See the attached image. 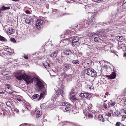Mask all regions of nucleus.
Masks as SVG:
<instances>
[{"label":"nucleus","mask_w":126,"mask_h":126,"mask_svg":"<svg viewBox=\"0 0 126 126\" xmlns=\"http://www.w3.org/2000/svg\"><path fill=\"white\" fill-rule=\"evenodd\" d=\"M15 76L19 80L23 79L27 84L32 83L33 81V78L26 74L23 70L18 71L15 74Z\"/></svg>","instance_id":"nucleus-1"},{"label":"nucleus","mask_w":126,"mask_h":126,"mask_svg":"<svg viewBox=\"0 0 126 126\" xmlns=\"http://www.w3.org/2000/svg\"><path fill=\"white\" fill-rule=\"evenodd\" d=\"M66 39L70 41H71L72 45V46H79L80 44V43L78 41L79 40L78 37H75L73 39L71 37L66 38Z\"/></svg>","instance_id":"nucleus-2"},{"label":"nucleus","mask_w":126,"mask_h":126,"mask_svg":"<svg viewBox=\"0 0 126 126\" xmlns=\"http://www.w3.org/2000/svg\"><path fill=\"white\" fill-rule=\"evenodd\" d=\"M86 73L88 75L92 77H96L97 76V73L94 69L91 68H88L85 71Z\"/></svg>","instance_id":"nucleus-3"},{"label":"nucleus","mask_w":126,"mask_h":126,"mask_svg":"<svg viewBox=\"0 0 126 126\" xmlns=\"http://www.w3.org/2000/svg\"><path fill=\"white\" fill-rule=\"evenodd\" d=\"M96 23L95 21V19L94 17L90 18L86 22V25H89L91 26H93Z\"/></svg>","instance_id":"nucleus-4"},{"label":"nucleus","mask_w":126,"mask_h":126,"mask_svg":"<svg viewBox=\"0 0 126 126\" xmlns=\"http://www.w3.org/2000/svg\"><path fill=\"white\" fill-rule=\"evenodd\" d=\"M43 21L41 19H38L36 22L35 26L37 29L40 28L42 26Z\"/></svg>","instance_id":"nucleus-5"},{"label":"nucleus","mask_w":126,"mask_h":126,"mask_svg":"<svg viewBox=\"0 0 126 126\" xmlns=\"http://www.w3.org/2000/svg\"><path fill=\"white\" fill-rule=\"evenodd\" d=\"M62 88L61 89L59 87H57L55 89V91L56 92V94L58 95L61 94L62 97H63L64 94H63V86L62 87Z\"/></svg>","instance_id":"nucleus-6"},{"label":"nucleus","mask_w":126,"mask_h":126,"mask_svg":"<svg viewBox=\"0 0 126 126\" xmlns=\"http://www.w3.org/2000/svg\"><path fill=\"white\" fill-rule=\"evenodd\" d=\"M36 84L39 90H41L44 88V85L43 83L40 81L37 78Z\"/></svg>","instance_id":"nucleus-7"},{"label":"nucleus","mask_w":126,"mask_h":126,"mask_svg":"<svg viewBox=\"0 0 126 126\" xmlns=\"http://www.w3.org/2000/svg\"><path fill=\"white\" fill-rule=\"evenodd\" d=\"M71 67V65L69 63H64L63 65V68L65 71H66L69 69Z\"/></svg>","instance_id":"nucleus-8"},{"label":"nucleus","mask_w":126,"mask_h":126,"mask_svg":"<svg viewBox=\"0 0 126 126\" xmlns=\"http://www.w3.org/2000/svg\"><path fill=\"white\" fill-rule=\"evenodd\" d=\"M64 76L68 82H69L72 80V77L71 74H65Z\"/></svg>","instance_id":"nucleus-9"},{"label":"nucleus","mask_w":126,"mask_h":126,"mask_svg":"<svg viewBox=\"0 0 126 126\" xmlns=\"http://www.w3.org/2000/svg\"><path fill=\"white\" fill-rule=\"evenodd\" d=\"M46 89L45 90H44L42 91V93L40 94L39 97L38 99V101H39L41 99L44 97L45 95H46Z\"/></svg>","instance_id":"nucleus-10"},{"label":"nucleus","mask_w":126,"mask_h":126,"mask_svg":"<svg viewBox=\"0 0 126 126\" xmlns=\"http://www.w3.org/2000/svg\"><path fill=\"white\" fill-rule=\"evenodd\" d=\"M10 25H7L5 26V28L7 29V30L8 32L10 33H12L13 32V29Z\"/></svg>","instance_id":"nucleus-11"},{"label":"nucleus","mask_w":126,"mask_h":126,"mask_svg":"<svg viewBox=\"0 0 126 126\" xmlns=\"http://www.w3.org/2000/svg\"><path fill=\"white\" fill-rule=\"evenodd\" d=\"M5 91L7 93L10 94V95L12 96L13 97L15 96V95H13V94L12 93L11 88L10 87H7L5 89Z\"/></svg>","instance_id":"nucleus-12"},{"label":"nucleus","mask_w":126,"mask_h":126,"mask_svg":"<svg viewBox=\"0 0 126 126\" xmlns=\"http://www.w3.org/2000/svg\"><path fill=\"white\" fill-rule=\"evenodd\" d=\"M35 114L37 118L40 117L41 115V112H40V111L38 109H36L35 111Z\"/></svg>","instance_id":"nucleus-13"},{"label":"nucleus","mask_w":126,"mask_h":126,"mask_svg":"<svg viewBox=\"0 0 126 126\" xmlns=\"http://www.w3.org/2000/svg\"><path fill=\"white\" fill-rule=\"evenodd\" d=\"M116 76V74L114 72H113L112 74L110 75H106V76L109 78V79H112L115 78Z\"/></svg>","instance_id":"nucleus-14"},{"label":"nucleus","mask_w":126,"mask_h":126,"mask_svg":"<svg viewBox=\"0 0 126 126\" xmlns=\"http://www.w3.org/2000/svg\"><path fill=\"white\" fill-rule=\"evenodd\" d=\"M89 96L88 94L86 93H82L80 94L79 96L83 98H86Z\"/></svg>","instance_id":"nucleus-15"},{"label":"nucleus","mask_w":126,"mask_h":126,"mask_svg":"<svg viewBox=\"0 0 126 126\" xmlns=\"http://www.w3.org/2000/svg\"><path fill=\"white\" fill-rule=\"evenodd\" d=\"M58 52V50H56L53 52H52L51 54V57L53 58L56 57L57 56Z\"/></svg>","instance_id":"nucleus-16"},{"label":"nucleus","mask_w":126,"mask_h":126,"mask_svg":"<svg viewBox=\"0 0 126 126\" xmlns=\"http://www.w3.org/2000/svg\"><path fill=\"white\" fill-rule=\"evenodd\" d=\"M60 104L61 105L63 106L64 108L65 107V106H67L68 105H69V103L68 102H61L60 103ZM63 107H62V109L63 108Z\"/></svg>","instance_id":"nucleus-17"},{"label":"nucleus","mask_w":126,"mask_h":126,"mask_svg":"<svg viewBox=\"0 0 126 126\" xmlns=\"http://www.w3.org/2000/svg\"><path fill=\"white\" fill-rule=\"evenodd\" d=\"M44 67L47 69H49L50 68V65L47 62H45L43 64Z\"/></svg>","instance_id":"nucleus-18"},{"label":"nucleus","mask_w":126,"mask_h":126,"mask_svg":"<svg viewBox=\"0 0 126 126\" xmlns=\"http://www.w3.org/2000/svg\"><path fill=\"white\" fill-rule=\"evenodd\" d=\"M104 32V31H98L96 32L97 34V36L98 37H101L103 34Z\"/></svg>","instance_id":"nucleus-19"},{"label":"nucleus","mask_w":126,"mask_h":126,"mask_svg":"<svg viewBox=\"0 0 126 126\" xmlns=\"http://www.w3.org/2000/svg\"><path fill=\"white\" fill-rule=\"evenodd\" d=\"M86 112L87 114V113L88 117L89 118H92L93 117V116L92 114H91V112L89 110H86Z\"/></svg>","instance_id":"nucleus-20"},{"label":"nucleus","mask_w":126,"mask_h":126,"mask_svg":"<svg viewBox=\"0 0 126 126\" xmlns=\"http://www.w3.org/2000/svg\"><path fill=\"white\" fill-rule=\"evenodd\" d=\"M31 21V19L29 16H28L26 19L25 20L26 23L28 24H29Z\"/></svg>","instance_id":"nucleus-21"},{"label":"nucleus","mask_w":126,"mask_h":126,"mask_svg":"<svg viewBox=\"0 0 126 126\" xmlns=\"http://www.w3.org/2000/svg\"><path fill=\"white\" fill-rule=\"evenodd\" d=\"M98 118L100 121H101L102 122H104L105 121L104 119V118L103 116L101 115H99L98 116Z\"/></svg>","instance_id":"nucleus-22"},{"label":"nucleus","mask_w":126,"mask_h":126,"mask_svg":"<svg viewBox=\"0 0 126 126\" xmlns=\"http://www.w3.org/2000/svg\"><path fill=\"white\" fill-rule=\"evenodd\" d=\"M64 52L65 54L67 55H69L71 54V52L69 50H66L64 51Z\"/></svg>","instance_id":"nucleus-23"},{"label":"nucleus","mask_w":126,"mask_h":126,"mask_svg":"<svg viewBox=\"0 0 126 126\" xmlns=\"http://www.w3.org/2000/svg\"><path fill=\"white\" fill-rule=\"evenodd\" d=\"M110 104L111 106H114L115 105V102L114 101H113L112 100H111L110 102L108 103L109 105V104Z\"/></svg>","instance_id":"nucleus-24"},{"label":"nucleus","mask_w":126,"mask_h":126,"mask_svg":"<svg viewBox=\"0 0 126 126\" xmlns=\"http://www.w3.org/2000/svg\"><path fill=\"white\" fill-rule=\"evenodd\" d=\"M72 63L74 64H78L79 63V62L78 60H74L72 61Z\"/></svg>","instance_id":"nucleus-25"},{"label":"nucleus","mask_w":126,"mask_h":126,"mask_svg":"<svg viewBox=\"0 0 126 126\" xmlns=\"http://www.w3.org/2000/svg\"><path fill=\"white\" fill-rule=\"evenodd\" d=\"M96 32V33H92L90 35V36L91 37H95L96 36H97Z\"/></svg>","instance_id":"nucleus-26"},{"label":"nucleus","mask_w":126,"mask_h":126,"mask_svg":"<svg viewBox=\"0 0 126 126\" xmlns=\"http://www.w3.org/2000/svg\"><path fill=\"white\" fill-rule=\"evenodd\" d=\"M103 107L105 109H106L109 108L110 107L109 105H107L105 103H104L103 104Z\"/></svg>","instance_id":"nucleus-27"},{"label":"nucleus","mask_w":126,"mask_h":126,"mask_svg":"<svg viewBox=\"0 0 126 126\" xmlns=\"http://www.w3.org/2000/svg\"><path fill=\"white\" fill-rule=\"evenodd\" d=\"M70 98L72 100H74L76 99L75 97V95L73 94V95H70Z\"/></svg>","instance_id":"nucleus-28"},{"label":"nucleus","mask_w":126,"mask_h":126,"mask_svg":"<svg viewBox=\"0 0 126 126\" xmlns=\"http://www.w3.org/2000/svg\"><path fill=\"white\" fill-rule=\"evenodd\" d=\"M6 39L3 36L0 35V40L2 41H5Z\"/></svg>","instance_id":"nucleus-29"},{"label":"nucleus","mask_w":126,"mask_h":126,"mask_svg":"<svg viewBox=\"0 0 126 126\" xmlns=\"http://www.w3.org/2000/svg\"><path fill=\"white\" fill-rule=\"evenodd\" d=\"M39 96L38 94H34L32 96L33 98L34 99L36 98L37 97H38Z\"/></svg>","instance_id":"nucleus-30"},{"label":"nucleus","mask_w":126,"mask_h":126,"mask_svg":"<svg viewBox=\"0 0 126 126\" xmlns=\"http://www.w3.org/2000/svg\"><path fill=\"white\" fill-rule=\"evenodd\" d=\"M65 110L67 111H69L71 110V108L69 107H67L65 108Z\"/></svg>","instance_id":"nucleus-31"},{"label":"nucleus","mask_w":126,"mask_h":126,"mask_svg":"<svg viewBox=\"0 0 126 126\" xmlns=\"http://www.w3.org/2000/svg\"><path fill=\"white\" fill-rule=\"evenodd\" d=\"M122 7L123 9L126 8V2L123 4Z\"/></svg>","instance_id":"nucleus-32"},{"label":"nucleus","mask_w":126,"mask_h":126,"mask_svg":"<svg viewBox=\"0 0 126 126\" xmlns=\"http://www.w3.org/2000/svg\"><path fill=\"white\" fill-rule=\"evenodd\" d=\"M99 38L98 37H95L94 38V40L95 42H97L99 40Z\"/></svg>","instance_id":"nucleus-33"},{"label":"nucleus","mask_w":126,"mask_h":126,"mask_svg":"<svg viewBox=\"0 0 126 126\" xmlns=\"http://www.w3.org/2000/svg\"><path fill=\"white\" fill-rule=\"evenodd\" d=\"M95 2L97 3H100V2L102 0H93Z\"/></svg>","instance_id":"nucleus-34"},{"label":"nucleus","mask_w":126,"mask_h":126,"mask_svg":"<svg viewBox=\"0 0 126 126\" xmlns=\"http://www.w3.org/2000/svg\"><path fill=\"white\" fill-rule=\"evenodd\" d=\"M73 94H75L74 91V90L72 89L71 90V91L70 92V94L71 95L72 94L73 95Z\"/></svg>","instance_id":"nucleus-35"},{"label":"nucleus","mask_w":126,"mask_h":126,"mask_svg":"<svg viewBox=\"0 0 126 126\" xmlns=\"http://www.w3.org/2000/svg\"><path fill=\"white\" fill-rule=\"evenodd\" d=\"M105 115L109 117H110L111 116V114L109 112L106 113Z\"/></svg>","instance_id":"nucleus-36"},{"label":"nucleus","mask_w":126,"mask_h":126,"mask_svg":"<svg viewBox=\"0 0 126 126\" xmlns=\"http://www.w3.org/2000/svg\"><path fill=\"white\" fill-rule=\"evenodd\" d=\"M10 40L12 42H16L14 38H11L10 39Z\"/></svg>","instance_id":"nucleus-37"},{"label":"nucleus","mask_w":126,"mask_h":126,"mask_svg":"<svg viewBox=\"0 0 126 126\" xmlns=\"http://www.w3.org/2000/svg\"><path fill=\"white\" fill-rule=\"evenodd\" d=\"M121 124V123L120 122H117L116 123L117 126H119Z\"/></svg>","instance_id":"nucleus-38"},{"label":"nucleus","mask_w":126,"mask_h":126,"mask_svg":"<svg viewBox=\"0 0 126 126\" xmlns=\"http://www.w3.org/2000/svg\"><path fill=\"white\" fill-rule=\"evenodd\" d=\"M14 111L18 113L19 112V110L16 108H15L14 109Z\"/></svg>","instance_id":"nucleus-39"},{"label":"nucleus","mask_w":126,"mask_h":126,"mask_svg":"<svg viewBox=\"0 0 126 126\" xmlns=\"http://www.w3.org/2000/svg\"><path fill=\"white\" fill-rule=\"evenodd\" d=\"M126 116L125 115H124L123 116H122V120H124L126 118Z\"/></svg>","instance_id":"nucleus-40"},{"label":"nucleus","mask_w":126,"mask_h":126,"mask_svg":"<svg viewBox=\"0 0 126 126\" xmlns=\"http://www.w3.org/2000/svg\"><path fill=\"white\" fill-rule=\"evenodd\" d=\"M124 104L126 105V97H125L124 99Z\"/></svg>","instance_id":"nucleus-41"},{"label":"nucleus","mask_w":126,"mask_h":126,"mask_svg":"<svg viewBox=\"0 0 126 126\" xmlns=\"http://www.w3.org/2000/svg\"><path fill=\"white\" fill-rule=\"evenodd\" d=\"M26 13L27 14H29L30 13V11L28 10H27L26 11Z\"/></svg>","instance_id":"nucleus-42"},{"label":"nucleus","mask_w":126,"mask_h":126,"mask_svg":"<svg viewBox=\"0 0 126 126\" xmlns=\"http://www.w3.org/2000/svg\"><path fill=\"white\" fill-rule=\"evenodd\" d=\"M91 106H89L88 105H87V108H88V109H87L86 110H88L90 109L91 108Z\"/></svg>","instance_id":"nucleus-43"},{"label":"nucleus","mask_w":126,"mask_h":126,"mask_svg":"<svg viewBox=\"0 0 126 126\" xmlns=\"http://www.w3.org/2000/svg\"><path fill=\"white\" fill-rule=\"evenodd\" d=\"M46 6L47 8H49V6L48 4H46Z\"/></svg>","instance_id":"nucleus-44"},{"label":"nucleus","mask_w":126,"mask_h":126,"mask_svg":"<svg viewBox=\"0 0 126 126\" xmlns=\"http://www.w3.org/2000/svg\"><path fill=\"white\" fill-rule=\"evenodd\" d=\"M24 57L26 59H27L28 58L27 56L26 55H24Z\"/></svg>","instance_id":"nucleus-45"},{"label":"nucleus","mask_w":126,"mask_h":126,"mask_svg":"<svg viewBox=\"0 0 126 126\" xmlns=\"http://www.w3.org/2000/svg\"><path fill=\"white\" fill-rule=\"evenodd\" d=\"M93 113H95L96 111L95 110H92L91 111Z\"/></svg>","instance_id":"nucleus-46"},{"label":"nucleus","mask_w":126,"mask_h":126,"mask_svg":"<svg viewBox=\"0 0 126 126\" xmlns=\"http://www.w3.org/2000/svg\"><path fill=\"white\" fill-rule=\"evenodd\" d=\"M3 52L1 50H0V56H1L2 55Z\"/></svg>","instance_id":"nucleus-47"},{"label":"nucleus","mask_w":126,"mask_h":126,"mask_svg":"<svg viewBox=\"0 0 126 126\" xmlns=\"http://www.w3.org/2000/svg\"><path fill=\"white\" fill-rule=\"evenodd\" d=\"M26 108L28 109V110H29V109H30V107H29V106H26Z\"/></svg>","instance_id":"nucleus-48"},{"label":"nucleus","mask_w":126,"mask_h":126,"mask_svg":"<svg viewBox=\"0 0 126 126\" xmlns=\"http://www.w3.org/2000/svg\"><path fill=\"white\" fill-rule=\"evenodd\" d=\"M76 81H77V83H79V81L78 80V79H76Z\"/></svg>","instance_id":"nucleus-49"},{"label":"nucleus","mask_w":126,"mask_h":126,"mask_svg":"<svg viewBox=\"0 0 126 126\" xmlns=\"http://www.w3.org/2000/svg\"><path fill=\"white\" fill-rule=\"evenodd\" d=\"M63 35H61V38H64V37H63Z\"/></svg>","instance_id":"nucleus-50"},{"label":"nucleus","mask_w":126,"mask_h":126,"mask_svg":"<svg viewBox=\"0 0 126 126\" xmlns=\"http://www.w3.org/2000/svg\"><path fill=\"white\" fill-rule=\"evenodd\" d=\"M4 92H0V94H4Z\"/></svg>","instance_id":"nucleus-51"},{"label":"nucleus","mask_w":126,"mask_h":126,"mask_svg":"<svg viewBox=\"0 0 126 126\" xmlns=\"http://www.w3.org/2000/svg\"><path fill=\"white\" fill-rule=\"evenodd\" d=\"M109 94L108 92H107L105 93V94L106 95H108Z\"/></svg>","instance_id":"nucleus-52"},{"label":"nucleus","mask_w":126,"mask_h":126,"mask_svg":"<svg viewBox=\"0 0 126 126\" xmlns=\"http://www.w3.org/2000/svg\"><path fill=\"white\" fill-rule=\"evenodd\" d=\"M57 11V10L56 9H54V10H53V12H56Z\"/></svg>","instance_id":"nucleus-53"},{"label":"nucleus","mask_w":126,"mask_h":126,"mask_svg":"<svg viewBox=\"0 0 126 126\" xmlns=\"http://www.w3.org/2000/svg\"><path fill=\"white\" fill-rule=\"evenodd\" d=\"M126 56V53H125L124 55V57Z\"/></svg>","instance_id":"nucleus-54"},{"label":"nucleus","mask_w":126,"mask_h":126,"mask_svg":"<svg viewBox=\"0 0 126 126\" xmlns=\"http://www.w3.org/2000/svg\"><path fill=\"white\" fill-rule=\"evenodd\" d=\"M124 93L126 94V88L124 90Z\"/></svg>","instance_id":"nucleus-55"},{"label":"nucleus","mask_w":126,"mask_h":126,"mask_svg":"<svg viewBox=\"0 0 126 126\" xmlns=\"http://www.w3.org/2000/svg\"><path fill=\"white\" fill-rule=\"evenodd\" d=\"M119 38L120 39H121V40H122V39L123 38V37L122 36L119 37Z\"/></svg>","instance_id":"nucleus-56"},{"label":"nucleus","mask_w":126,"mask_h":126,"mask_svg":"<svg viewBox=\"0 0 126 126\" xmlns=\"http://www.w3.org/2000/svg\"><path fill=\"white\" fill-rule=\"evenodd\" d=\"M9 49L8 48H7L6 49V51H8V52H9V51H8Z\"/></svg>","instance_id":"nucleus-57"},{"label":"nucleus","mask_w":126,"mask_h":126,"mask_svg":"<svg viewBox=\"0 0 126 126\" xmlns=\"http://www.w3.org/2000/svg\"><path fill=\"white\" fill-rule=\"evenodd\" d=\"M50 75H51V76H55V75H51V73H50Z\"/></svg>","instance_id":"nucleus-58"},{"label":"nucleus","mask_w":126,"mask_h":126,"mask_svg":"<svg viewBox=\"0 0 126 126\" xmlns=\"http://www.w3.org/2000/svg\"><path fill=\"white\" fill-rule=\"evenodd\" d=\"M17 100H18L19 101H20V99H17Z\"/></svg>","instance_id":"nucleus-59"},{"label":"nucleus","mask_w":126,"mask_h":126,"mask_svg":"<svg viewBox=\"0 0 126 126\" xmlns=\"http://www.w3.org/2000/svg\"><path fill=\"white\" fill-rule=\"evenodd\" d=\"M69 123L70 124H72V122H69Z\"/></svg>","instance_id":"nucleus-60"},{"label":"nucleus","mask_w":126,"mask_h":126,"mask_svg":"<svg viewBox=\"0 0 126 126\" xmlns=\"http://www.w3.org/2000/svg\"><path fill=\"white\" fill-rule=\"evenodd\" d=\"M107 101V100H105V101H104V102H106Z\"/></svg>","instance_id":"nucleus-61"},{"label":"nucleus","mask_w":126,"mask_h":126,"mask_svg":"<svg viewBox=\"0 0 126 126\" xmlns=\"http://www.w3.org/2000/svg\"><path fill=\"white\" fill-rule=\"evenodd\" d=\"M4 72H7V71H4Z\"/></svg>","instance_id":"nucleus-62"},{"label":"nucleus","mask_w":126,"mask_h":126,"mask_svg":"<svg viewBox=\"0 0 126 126\" xmlns=\"http://www.w3.org/2000/svg\"><path fill=\"white\" fill-rule=\"evenodd\" d=\"M109 63V62H107V63Z\"/></svg>","instance_id":"nucleus-63"},{"label":"nucleus","mask_w":126,"mask_h":126,"mask_svg":"<svg viewBox=\"0 0 126 126\" xmlns=\"http://www.w3.org/2000/svg\"><path fill=\"white\" fill-rule=\"evenodd\" d=\"M126 114V113H125Z\"/></svg>","instance_id":"nucleus-64"}]
</instances>
